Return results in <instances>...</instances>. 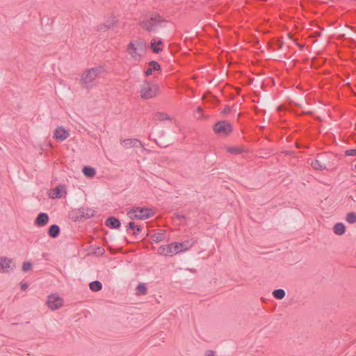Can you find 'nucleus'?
I'll use <instances>...</instances> for the list:
<instances>
[{"instance_id": "obj_8", "label": "nucleus", "mask_w": 356, "mask_h": 356, "mask_svg": "<svg viewBox=\"0 0 356 356\" xmlns=\"http://www.w3.org/2000/svg\"><path fill=\"white\" fill-rule=\"evenodd\" d=\"M213 130L216 133L227 135L232 129L231 124L227 121H220L215 124Z\"/></svg>"}, {"instance_id": "obj_32", "label": "nucleus", "mask_w": 356, "mask_h": 356, "mask_svg": "<svg viewBox=\"0 0 356 356\" xmlns=\"http://www.w3.org/2000/svg\"><path fill=\"white\" fill-rule=\"evenodd\" d=\"M32 267V264L31 263L27 261V262H24L22 265V270L24 271V272H26L28 270H29Z\"/></svg>"}, {"instance_id": "obj_3", "label": "nucleus", "mask_w": 356, "mask_h": 356, "mask_svg": "<svg viewBox=\"0 0 356 356\" xmlns=\"http://www.w3.org/2000/svg\"><path fill=\"white\" fill-rule=\"evenodd\" d=\"M147 44L142 39H135L128 44L127 51L134 61H140L145 56Z\"/></svg>"}, {"instance_id": "obj_7", "label": "nucleus", "mask_w": 356, "mask_h": 356, "mask_svg": "<svg viewBox=\"0 0 356 356\" xmlns=\"http://www.w3.org/2000/svg\"><path fill=\"white\" fill-rule=\"evenodd\" d=\"M63 300L58 294L53 293L47 297V305L51 310H56L62 307Z\"/></svg>"}, {"instance_id": "obj_38", "label": "nucleus", "mask_w": 356, "mask_h": 356, "mask_svg": "<svg viewBox=\"0 0 356 356\" xmlns=\"http://www.w3.org/2000/svg\"><path fill=\"white\" fill-rule=\"evenodd\" d=\"M98 250H99V253L103 254L104 252V250L103 248H99Z\"/></svg>"}, {"instance_id": "obj_23", "label": "nucleus", "mask_w": 356, "mask_h": 356, "mask_svg": "<svg viewBox=\"0 0 356 356\" xmlns=\"http://www.w3.org/2000/svg\"><path fill=\"white\" fill-rule=\"evenodd\" d=\"M83 173L85 176H86L88 177H93L96 174V171H95V168H93L92 167L85 166L83 168Z\"/></svg>"}, {"instance_id": "obj_15", "label": "nucleus", "mask_w": 356, "mask_h": 356, "mask_svg": "<svg viewBox=\"0 0 356 356\" xmlns=\"http://www.w3.org/2000/svg\"><path fill=\"white\" fill-rule=\"evenodd\" d=\"M161 66L156 61H150L148 68L145 71V74L146 76H149L152 74L153 70H159Z\"/></svg>"}, {"instance_id": "obj_22", "label": "nucleus", "mask_w": 356, "mask_h": 356, "mask_svg": "<svg viewBox=\"0 0 356 356\" xmlns=\"http://www.w3.org/2000/svg\"><path fill=\"white\" fill-rule=\"evenodd\" d=\"M81 213L83 217L90 218L95 215V211L92 209L85 207L81 209Z\"/></svg>"}, {"instance_id": "obj_25", "label": "nucleus", "mask_w": 356, "mask_h": 356, "mask_svg": "<svg viewBox=\"0 0 356 356\" xmlns=\"http://www.w3.org/2000/svg\"><path fill=\"white\" fill-rule=\"evenodd\" d=\"M90 289L92 291H99L102 289V284L99 281H93L90 284Z\"/></svg>"}, {"instance_id": "obj_28", "label": "nucleus", "mask_w": 356, "mask_h": 356, "mask_svg": "<svg viewBox=\"0 0 356 356\" xmlns=\"http://www.w3.org/2000/svg\"><path fill=\"white\" fill-rule=\"evenodd\" d=\"M118 20L115 18V17H111L110 19L106 21L104 26L106 27V29H111L113 27L116 23Z\"/></svg>"}, {"instance_id": "obj_37", "label": "nucleus", "mask_w": 356, "mask_h": 356, "mask_svg": "<svg viewBox=\"0 0 356 356\" xmlns=\"http://www.w3.org/2000/svg\"><path fill=\"white\" fill-rule=\"evenodd\" d=\"M196 111H197L198 113L201 114V113H202V108L201 107L198 106V107L196 108Z\"/></svg>"}, {"instance_id": "obj_1", "label": "nucleus", "mask_w": 356, "mask_h": 356, "mask_svg": "<svg viewBox=\"0 0 356 356\" xmlns=\"http://www.w3.org/2000/svg\"><path fill=\"white\" fill-rule=\"evenodd\" d=\"M103 66L95 67L86 70L81 75V83L83 87L90 89L97 84V80L105 72Z\"/></svg>"}, {"instance_id": "obj_4", "label": "nucleus", "mask_w": 356, "mask_h": 356, "mask_svg": "<svg viewBox=\"0 0 356 356\" xmlns=\"http://www.w3.org/2000/svg\"><path fill=\"white\" fill-rule=\"evenodd\" d=\"M154 213V211L150 208L134 207L128 211L127 216L131 220H145L152 217Z\"/></svg>"}, {"instance_id": "obj_9", "label": "nucleus", "mask_w": 356, "mask_h": 356, "mask_svg": "<svg viewBox=\"0 0 356 356\" xmlns=\"http://www.w3.org/2000/svg\"><path fill=\"white\" fill-rule=\"evenodd\" d=\"M121 145L126 149L140 146L143 150H146L143 144L136 138H128L120 140Z\"/></svg>"}, {"instance_id": "obj_30", "label": "nucleus", "mask_w": 356, "mask_h": 356, "mask_svg": "<svg viewBox=\"0 0 356 356\" xmlns=\"http://www.w3.org/2000/svg\"><path fill=\"white\" fill-rule=\"evenodd\" d=\"M61 197V188L60 186H57L54 189V194L52 198H58Z\"/></svg>"}, {"instance_id": "obj_35", "label": "nucleus", "mask_w": 356, "mask_h": 356, "mask_svg": "<svg viewBox=\"0 0 356 356\" xmlns=\"http://www.w3.org/2000/svg\"><path fill=\"white\" fill-rule=\"evenodd\" d=\"M206 356H215V353L213 350H209L206 352Z\"/></svg>"}, {"instance_id": "obj_29", "label": "nucleus", "mask_w": 356, "mask_h": 356, "mask_svg": "<svg viewBox=\"0 0 356 356\" xmlns=\"http://www.w3.org/2000/svg\"><path fill=\"white\" fill-rule=\"evenodd\" d=\"M137 293L144 295L147 292V288L145 283H140L136 287Z\"/></svg>"}, {"instance_id": "obj_17", "label": "nucleus", "mask_w": 356, "mask_h": 356, "mask_svg": "<svg viewBox=\"0 0 356 356\" xmlns=\"http://www.w3.org/2000/svg\"><path fill=\"white\" fill-rule=\"evenodd\" d=\"M152 119L156 121H163V120H171V118L165 113L163 112H157L155 113L153 116Z\"/></svg>"}, {"instance_id": "obj_27", "label": "nucleus", "mask_w": 356, "mask_h": 356, "mask_svg": "<svg viewBox=\"0 0 356 356\" xmlns=\"http://www.w3.org/2000/svg\"><path fill=\"white\" fill-rule=\"evenodd\" d=\"M346 221L350 224H354L356 222V213L355 212H350L346 214Z\"/></svg>"}, {"instance_id": "obj_33", "label": "nucleus", "mask_w": 356, "mask_h": 356, "mask_svg": "<svg viewBox=\"0 0 356 356\" xmlns=\"http://www.w3.org/2000/svg\"><path fill=\"white\" fill-rule=\"evenodd\" d=\"M346 154L350 156H356V149H348L346 151Z\"/></svg>"}, {"instance_id": "obj_13", "label": "nucleus", "mask_w": 356, "mask_h": 356, "mask_svg": "<svg viewBox=\"0 0 356 356\" xmlns=\"http://www.w3.org/2000/svg\"><path fill=\"white\" fill-rule=\"evenodd\" d=\"M195 244L193 240H186L181 243H178V248L179 249V253L185 252L191 249Z\"/></svg>"}, {"instance_id": "obj_36", "label": "nucleus", "mask_w": 356, "mask_h": 356, "mask_svg": "<svg viewBox=\"0 0 356 356\" xmlns=\"http://www.w3.org/2000/svg\"><path fill=\"white\" fill-rule=\"evenodd\" d=\"M229 111H230L229 107L227 106L225 108H223V110L222 111V113L226 114V113H229Z\"/></svg>"}, {"instance_id": "obj_39", "label": "nucleus", "mask_w": 356, "mask_h": 356, "mask_svg": "<svg viewBox=\"0 0 356 356\" xmlns=\"http://www.w3.org/2000/svg\"><path fill=\"white\" fill-rule=\"evenodd\" d=\"M355 169H356V163H355Z\"/></svg>"}, {"instance_id": "obj_34", "label": "nucleus", "mask_w": 356, "mask_h": 356, "mask_svg": "<svg viewBox=\"0 0 356 356\" xmlns=\"http://www.w3.org/2000/svg\"><path fill=\"white\" fill-rule=\"evenodd\" d=\"M20 288L22 290L25 291L28 288V284L26 282H21Z\"/></svg>"}, {"instance_id": "obj_24", "label": "nucleus", "mask_w": 356, "mask_h": 356, "mask_svg": "<svg viewBox=\"0 0 356 356\" xmlns=\"http://www.w3.org/2000/svg\"><path fill=\"white\" fill-rule=\"evenodd\" d=\"M285 295H286V293H285L284 290L282 289H275L273 292V296L275 298L279 299V300L283 299L284 298Z\"/></svg>"}, {"instance_id": "obj_5", "label": "nucleus", "mask_w": 356, "mask_h": 356, "mask_svg": "<svg viewBox=\"0 0 356 356\" xmlns=\"http://www.w3.org/2000/svg\"><path fill=\"white\" fill-rule=\"evenodd\" d=\"M159 92L157 85L145 81L141 86L140 97L144 99H148L156 97Z\"/></svg>"}, {"instance_id": "obj_12", "label": "nucleus", "mask_w": 356, "mask_h": 356, "mask_svg": "<svg viewBox=\"0 0 356 356\" xmlns=\"http://www.w3.org/2000/svg\"><path fill=\"white\" fill-rule=\"evenodd\" d=\"M49 221V216L46 213H40L37 216L35 224L38 227H43Z\"/></svg>"}, {"instance_id": "obj_10", "label": "nucleus", "mask_w": 356, "mask_h": 356, "mask_svg": "<svg viewBox=\"0 0 356 356\" xmlns=\"http://www.w3.org/2000/svg\"><path fill=\"white\" fill-rule=\"evenodd\" d=\"M70 136V133L64 127H58L54 132V137L58 141L63 142Z\"/></svg>"}, {"instance_id": "obj_19", "label": "nucleus", "mask_w": 356, "mask_h": 356, "mask_svg": "<svg viewBox=\"0 0 356 356\" xmlns=\"http://www.w3.org/2000/svg\"><path fill=\"white\" fill-rule=\"evenodd\" d=\"M310 164L314 170H323L327 168L326 165L325 164H323L321 162V161H320L318 159H314V160L312 161Z\"/></svg>"}, {"instance_id": "obj_20", "label": "nucleus", "mask_w": 356, "mask_h": 356, "mask_svg": "<svg viewBox=\"0 0 356 356\" xmlns=\"http://www.w3.org/2000/svg\"><path fill=\"white\" fill-rule=\"evenodd\" d=\"M165 232L164 230H161L160 232L154 234L151 238L154 242L159 243L165 239Z\"/></svg>"}, {"instance_id": "obj_18", "label": "nucleus", "mask_w": 356, "mask_h": 356, "mask_svg": "<svg viewBox=\"0 0 356 356\" xmlns=\"http://www.w3.org/2000/svg\"><path fill=\"white\" fill-rule=\"evenodd\" d=\"M346 227L343 222H337L333 227V232L337 235H342L345 233Z\"/></svg>"}, {"instance_id": "obj_14", "label": "nucleus", "mask_w": 356, "mask_h": 356, "mask_svg": "<svg viewBox=\"0 0 356 356\" xmlns=\"http://www.w3.org/2000/svg\"><path fill=\"white\" fill-rule=\"evenodd\" d=\"M162 44H163V41L161 39H158V40L156 38L152 39L150 44H151V48H152L153 52H154L156 54H159V52H161L162 51V48L160 47L159 46L161 45Z\"/></svg>"}, {"instance_id": "obj_2", "label": "nucleus", "mask_w": 356, "mask_h": 356, "mask_svg": "<svg viewBox=\"0 0 356 356\" xmlns=\"http://www.w3.org/2000/svg\"><path fill=\"white\" fill-rule=\"evenodd\" d=\"M167 20L157 13H152L149 17L141 19L139 24L142 29L149 32L155 31L158 28L163 27Z\"/></svg>"}, {"instance_id": "obj_21", "label": "nucleus", "mask_w": 356, "mask_h": 356, "mask_svg": "<svg viewBox=\"0 0 356 356\" xmlns=\"http://www.w3.org/2000/svg\"><path fill=\"white\" fill-rule=\"evenodd\" d=\"M60 233V227L57 225H52L49 229V234L52 238H56Z\"/></svg>"}, {"instance_id": "obj_16", "label": "nucleus", "mask_w": 356, "mask_h": 356, "mask_svg": "<svg viewBox=\"0 0 356 356\" xmlns=\"http://www.w3.org/2000/svg\"><path fill=\"white\" fill-rule=\"evenodd\" d=\"M106 225L111 229H116L120 226V221L114 217H110L106 220Z\"/></svg>"}, {"instance_id": "obj_31", "label": "nucleus", "mask_w": 356, "mask_h": 356, "mask_svg": "<svg viewBox=\"0 0 356 356\" xmlns=\"http://www.w3.org/2000/svg\"><path fill=\"white\" fill-rule=\"evenodd\" d=\"M227 152L231 154H238L240 153L241 150L238 147H230L227 148Z\"/></svg>"}, {"instance_id": "obj_26", "label": "nucleus", "mask_w": 356, "mask_h": 356, "mask_svg": "<svg viewBox=\"0 0 356 356\" xmlns=\"http://www.w3.org/2000/svg\"><path fill=\"white\" fill-rule=\"evenodd\" d=\"M128 227L134 231V234H138L142 231L141 226L136 225L134 222H130L128 224Z\"/></svg>"}, {"instance_id": "obj_11", "label": "nucleus", "mask_w": 356, "mask_h": 356, "mask_svg": "<svg viewBox=\"0 0 356 356\" xmlns=\"http://www.w3.org/2000/svg\"><path fill=\"white\" fill-rule=\"evenodd\" d=\"M13 260L6 257H0V266L1 267L3 273H10L13 271V266H12Z\"/></svg>"}, {"instance_id": "obj_6", "label": "nucleus", "mask_w": 356, "mask_h": 356, "mask_svg": "<svg viewBox=\"0 0 356 356\" xmlns=\"http://www.w3.org/2000/svg\"><path fill=\"white\" fill-rule=\"evenodd\" d=\"M157 253L165 257H172L179 253L178 242L160 246L157 250Z\"/></svg>"}]
</instances>
